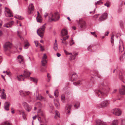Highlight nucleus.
<instances>
[{"label": "nucleus", "instance_id": "nucleus-1", "mask_svg": "<svg viewBox=\"0 0 125 125\" xmlns=\"http://www.w3.org/2000/svg\"><path fill=\"white\" fill-rule=\"evenodd\" d=\"M48 17L49 21L50 22L56 21L58 20L60 18L58 12H55L53 14L50 13Z\"/></svg>", "mask_w": 125, "mask_h": 125}, {"label": "nucleus", "instance_id": "nucleus-2", "mask_svg": "<svg viewBox=\"0 0 125 125\" xmlns=\"http://www.w3.org/2000/svg\"><path fill=\"white\" fill-rule=\"evenodd\" d=\"M79 28L81 30H83L86 28L85 22L82 19H80L78 23Z\"/></svg>", "mask_w": 125, "mask_h": 125}, {"label": "nucleus", "instance_id": "nucleus-3", "mask_svg": "<svg viewBox=\"0 0 125 125\" xmlns=\"http://www.w3.org/2000/svg\"><path fill=\"white\" fill-rule=\"evenodd\" d=\"M45 24H44L37 30V33L40 37H42V34L44 32V30L45 28Z\"/></svg>", "mask_w": 125, "mask_h": 125}, {"label": "nucleus", "instance_id": "nucleus-4", "mask_svg": "<svg viewBox=\"0 0 125 125\" xmlns=\"http://www.w3.org/2000/svg\"><path fill=\"white\" fill-rule=\"evenodd\" d=\"M5 14L7 17H10L12 16V12L7 7H5Z\"/></svg>", "mask_w": 125, "mask_h": 125}, {"label": "nucleus", "instance_id": "nucleus-5", "mask_svg": "<svg viewBox=\"0 0 125 125\" xmlns=\"http://www.w3.org/2000/svg\"><path fill=\"white\" fill-rule=\"evenodd\" d=\"M94 92L95 93V94L98 97H101L103 96H105V94L103 93V92L101 91L100 90L96 89L94 91Z\"/></svg>", "mask_w": 125, "mask_h": 125}, {"label": "nucleus", "instance_id": "nucleus-6", "mask_svg": "<svg viewBox=\"0 0 125 125\" xmlns=\"http://www.w3.org/2000/svg\"><path fill=\"white\" fill-rule=\"evenodd\" d=\"M112 112L115 115L117 116H119L121 114V110L118 108L114 109L112 110Z\"/></svg>", "mask_w": 125, "mask_h": 125}, {"label": "nucleus", "instance_id": "nucleus-7", "mask_svg": "<svg viewBox=\"0 0 125 125\" xmlns=\"http://www.w3.org/2000/svg\"><path fill=\"white\" fill-rule=\"evenodd\" d=\"M34 10V6L33 4L30 3L29 4L28 10V12L29 14L32 13Z\"/></svg>", "mask_w": 125, "mask_h": 125}, {"label": "nucleus", "instance_id": "nucleus-8", "mask_svg": "<svg viewBox=\"0 0 125 125\" xmlns=\"http://www.w3.org/2000/svg\"><path fill=\"white\" fill-rule=\"evenodd\" d=\"M22 104L27 111L29 112L31 111L32 108L31 106H29L27 103L25 102H23Z\"/></svg>", "mask_w": 125, "mask_h": 125}, {"label": "nucleus", "instance_id": "nucleus-9", "mask_svg": "<svg viewBox=\"0 0 125 125\" xmlns=\"http://www.w3.org/2000/svg\"><path fill=\"white\" fill-rule=\"evenodd\" d=\"M12 46L11 44L9 42H6L4 45V48L5 51L9 50Z\"/></svg>", "mask_w": 125, "mask_h": 125}, {"label": "nucleus", "instance_id": "nucleus-10", "mask_svg": "<svg viewBox=\"0 0 125 125\" xmlns=\"http://www.w3.org/2000/svg\"><path fill=\"white\" fill-rule=\"evenodd\" d=\"M107 15L108 14L107 13H104L100 17L98 21L100 22L104 21L107 18Z\"/></svg>", "mask_w": 125, "mask_h": 125}, {"label": "nucleus", "instance_id": "nucleus-11", "mask_svg": "<svg viewBox=\"0 0 125 125\" xmlns=\"http://www.w3.org/2000/svg\"><path fill=\"white\" fill-rule=\"evenodd\" d=\"M100 85H101L102 86H105L106 87V88H107V89H105V88L104 87V88H102L101 86H99V88L100 89H103L104 90H103V91L105 92H107L109 91V88L108 87L107 85V86L105 85L104 83L102 82L100 84Z\"/></svg>", "mask_w": 125, "mask_h": 125}, {"label": "nucleus", "instance_id": "nucleus-12", "mask_svg": "<svg viewBox=\"0 0 125 125\" xmlns=\"http://www.w3.org/2000/svg\"><path fill=\"white\" fill-rule=\"evenodd\" d=\"M77 77L76 74L75 73H73L72 74L69 76V77L70 78V80L73 81L76 80Z\"/></svg>", "mask_w": 125, "mask_h": 125}, {"label": "nucleus", "instance_id": "nucleus-13", "mask_svg": "<svg viewBox=\"0 0 125 125\" xmlns=\"http://www.w3.org/2000/svg\"><path fill=\"white\" fill-rule=\"evenodd\" d=\"M31 74V73L28 70L26 69L24 71L23 75L24 77V78H29L30 77L29 76Z\"/></svg>", "mask_w": 125, "mask_h": 125}, {"label": "nucleus", "instance_id": "nucleus-14", "mask_svg": "<svg viewBox=\"0 0 125 125\" xmlns=\"http://www.w3.org/2000/svg\"><path fill=\"white\" fill-rule=\"evenodd\" d=\"M47 57L46 54H44L43 55L42 60V65L43 66H45V64L47 63L46 59Z\"/></svg>", "mask_w": 125, "mask_h": 125}, {"label": "nucleus", "instance_id": "nucleus-15", "mask_svg": "<svg viewBox=\"0 0 125 125\" xmlns=\"http://www.w3.org/2000/svg\"><path fill=\"white\" fill-rule=\"evenodd\" d=\"M72 107V105L69 104H67L65 107V111L66 114L70 113V109Z\"/></svg>", "mask_w": 125, "mask_h": 125}, {"label": "nucleus", "instance_id": "nucleus-16", "mask_svg": "<svg viewBox=\"0 0 125 125\" xmlns=\"http://www.w3.org/2000/svg\"><path fill=\"white\" fill-rule=\"evenodd\" d=\"M110 103V101L109 100L104 101L101 103L100 105L102 107H105L108 106Z\"/></svg>", "mask_w": 125, "mask_h": 125}, {"label": "nucleus", "instance_id": "nucleus-17", "mask_svg": "<svg viewBox=\"0 0 125 125\" xmlns=\"http://www.w3.org/2000/svg\"><path fill=\"white\" fill-rule=\"evenodd\" d=\"M119 51L121 52H123L124 50L123 43V42L121 40H120L119 42Z\"/></svg>", "mask_w": 125, "mask_h": 125}, {"label": "nucleus", "instance_id": "nucleus-18", "mask_svg": "<svg viewBox=\"0 0 125 125\" xmlns=\"http://www.w3.org/2000/svg\"><path fill=\"white\" fill-rule=\"evenodd\" d=\"M54 102L55 106L57 109L60 108V103L59 100L58 99H54Z\"/></svg>", "mask_w": 125, "mask_h": 125}, {"label": "nucleus", "instance_id": "nucleus-19", "mask_svg": "<svg viewBox=\"0 0 125 125\" xmlns=\"http://www.w3.org/2000/svg\"><path fill=\"white\" fill-rule=\"evenodd\" d=\"M96 123L97 125H107V123L104 122L101 120H98L96 121Z\"/></svg>", "mask_w": 125, "mask_h": 125}, {"label": "nucleus", "instance_id": "nucleus-20", "mask_svg": "<svg viewBox=\"0 0 125 125\" xmlns=\"http://www.w3.org/2000/svg\"><path fill=\"white\" fill-rule=\"evenodd\" d=\"M18 61L20 63H22L24 62L23 58V57L21 55H19L18 57Z\"/></svg>", "mask_w": 125, "mask_h": 125}, {"label": "nucleus", "instance_id": "nucleus-21", "mask_svg": "<svg viewBox=\"0 0 125 125\" xmlns=\"http://www.w3.org/2000/svg\"><path fill=\"white\" fill-rule=\"evenodd\" d=\"M68 34L67 30L65 29H63L61 32V35L62 36H63L67 35Z\"/></svg>", "mask_w": 125, "mask_h": 125}, {"label": "nucleus", "instance_id": "nucleus-22", "mask_svg": "<svg viewBox=\"0 0 125 125\" xmlns=\"http://www.w3.org/2000/svg\"><path fill=\"white\" fill-rule=\"evenodd\" d=\"M36 99L37 100H39L41 101L43 100L44 101H46L47 99L46 98L43 97L41 95H39L36 96Z\"/></svg>", "mask_w": 125, "mask_h": 125}, {"label": "nucleus", "instance_id": "nucleus-23", "mask_svg": "<svg viewBox=\"0 0 125 125\" xmlns=\"http://www.w3.org/2000/svg\"><path fill=\"white\" fill-rule=\"evenodd\" d=\"M14 22L11 21L10 22H9L8 23L5 24L4 26L7 28L11 27L13 24Z\"/></svg>", "mask_w": 125, "mask_h": 125}, {"label": "nucleus", "instance_id": "nucleus-24", "mask_svg": "<svg viewBox=\"0 0 125 125\" xmlns=\"http://www.w3.org/2000/svg\"><path fill=\"white\" fill-rule=\"evenodd\" d=\"M119 92L121 94H125V86H123L122 88L119 89Z\"/></svg>", "mask_w": 125, "mask_h": 125}, {"label": "nucleus", "instance_id": "nucleus-25", "mask_svg": "<svg viewBox=\"0 0 125 125\" xmlns=\"http://www.w3.org/2000/svg\"><path fill=\"white\" fill-rule=\"evenodd\" d=\"M19 93L22 96H25L29 94V92H24L22 90H20L19 91Z\"/></svg>", "mask_w": 125, "mask_h": 125}, {"label": "nucleus", "instance_id": "nucleus-26", "mask_svg": "<svg viewBox=\"0 0 125 125\" xmlns=\"http://www.w3.org/2000/svg\"><path fill=\"white\" fill-rule=\"evenodd\" d=\"M24 43L25 44L24 46V48L25 49H27L28 48L29 46L30 45V44L27 40H26L24 42Z\"/></svg>", "mask_w": 125, "mask_h": 125}, {"label": "nucleus", "instance_id": "nucleus-27", "mask_svg": "<svg viewBox=\"0 0 125 125\" xmlns=\"http://www.w3.org/2000/svg\"><path fill=\"white\" fill-rule=\"evenodd\" d=\"M17 78L18 79V80L19 81H24V80L25 78L23 75H21L19 76H17Z\"/></svg>", "mask_w": 125, "mask_h": 125}, {"label": "nucleus", "instance_id": "nucleus-28", "mask_svg": "<svg viewBox=\"0 0 125 125\" xmlns=\"http://www.w3.org/2000/svg\"><path fill=\"white\" fill-rule=\"evenodd\" d=\"M30 80L33 82H34L36 84L37 83V81H38V79L34 78L33 77H30L29 78Z\"/></svg>", "mask_w": 125, "mask_h": 125}, {"label": "nucleus", "instance_id": "nucleus-29", "mask_svg": "<svg viewBox=\"0 0 125 125\" xmlns=\"http://www.w3.org/2000/svg\"><path fill=\"white\" fill-rule=\"evenodd\" d=\"M38 115H41L42 116H44V112L40 109H39L38 112Z\"/></svg>", "mask_w": 125, "mask_h": 125}, {"label": "nucleus", "instance_id": "nucleus-30", "mask_svg": "<svg viewBox=\"0 0 125 125\" xmlns=\"http://www.w3.org/2000/svg\"><path fill=\"white\" fill-rule=\"evenodd\" d=\"M9 104L8 103L6 102L4 104V109L8 111L9 109Z\"/></svg>", "mask_w": 125, "mask_h": 125}, {"label": "nucleus", "instance_id": "nucleus-31", "mask_svg": "<svg viewBox=\"0 0 125 125\" xmlns=\"http://www.w3.org/2000/svg\"><path fill=\"white\" fill-rule=\"evenodd\" d=\"M73 84L76 86H78L81 85L82 84V83L81 80H79L77 82L73 83Z\"/></svg>", "mask_w": 125, "mask_h": 125}, {"label": "nucleus", "instance_id": "nucleus-32", "mask_svg": "<svg viewBox=\"0 0 125 125\" xmlns=\"http://www.w3.org/2000/svg\"><path fill=\"white\" fill-rule=\"evenodd\" d=\"M1 99H5L6 98V95L4 92H2L0 95Z\"/></svg>", "mask_w": 125, "mask_h": 125}, {"label": "nucleus", "instance_id": "nucleus-33", "mask_svg": "<svg viewBox=\"0 0 125 125\" xmlns=\"http://www.w3.org/2000/svg\"><path fill=\"white\" fill-rule=\"evenodd\" d=\"M78 55L77 53H75L72 56H71L70 58V60H73L75 59V58L77 55Z\"/></svg>", "mask_w": 125, "mask_h": 125}, {"label": "nucleus", "instance_id": "nucleus-34", "mask_svg": "<svg viewBox=\"0 0 125 125\" xmlns=\"http://www.w3.org/2000/svg\"><path fill=\"white\" fill-rule=\"evenodd\" d=\"M60 115L58 111H56L55 115L54 116L55 118H60Z\"/></svg>", "mask_w": 125, "mask_h": 125}, {"label": "nucleus", "instance_id": "nucleus-35", "mask_svg": "<svg viewBox=\"0 0 125 125\" xmlns=\"http://www.w3.org/2000/svg\"><path fill=\"white\" fill-rule=\"evenodd\" d=\"M36 19L38 22L41 23L42 22V19L41 16L37 17H36Z\"/></svg>", "mask_w": 125, "mask_h": 125}, {"label": "nucleus", "instance_id": "nucleus-36", "mask_svg": "<svg viewBox=\"0 0 125 125\" xmlns=\"http://www.w3.org/2000/svg\"><path fill=\"white\" fill-rule=\"evenodd\" d=\"M61 99L62 102L63 103H65V95L64 94H62L61 95Z\"/></svg>", "mask_w": 125, "mask_h": 125}, {"label": "nucleus", "instance_id": "nucleus-37", "mask_svg": "<svg viewBox=\"0 0 125 125\" xmlns=\"http://www.w3.org/2000/svg\"><path fill=\"white\" fill-rule=\"evenodd\" d=\"M53 49L55 51H57L58 50L57 43H54L53 46Z\"/></svg>", "mask_w": 125, "mask_h": 125}, {"label": "nucleus", "instance_id": "nucleus-38", "mask_svg": "<svg viewBox=\"0 0 125 125\" xmlns=\"http://www.w3.org/2000/svg\"><path fill=\"white\" fill-rule=\"evenodd\" d=\"M114 35L113 34L112 35L111 37V42L112 43V46H113L114 45Z\"/></svg>", "mask_w": 125, "mask_h": 125}, {"label": "nucleus", "instance_id": "nucleus-39", "mask_svg": "<svg viewBox=\"0 0 125 125\" xmlns=\"http://www.w3.org/2000/svg\"><path fill=\"white\" fill-rule=\"evenodd\" d=\"M118 123L117 120H115L113 121L111 125H117Z\"/></svg>", "mask_w": 125, "mask_h": 125}, {"label": "nucleus", "instance_id": "nucleus-40", "mask_svg": "<svg viewBox=\"0 0 125 125\" xmlns=\"http://www.w3.org/2000/svg\"><path fill=\"white\" fill-rule=\"evenodd\" d=\"M54 95L55 98H57L58 96V91L57 90H56L54 92Z\"/></svg>", "mask_w": 125, "mask_h": 125}, {"label": "nucleus", "instance_id": "nucleus-41", "mask_svg": "<svg viewBox=\"0 0 125 125\" xmlns=\"http://www.w3.org/2000/svg\"><path fill=\"white\" fill-rule=\"evenodd\" d=\"M93 47V45H91L89 46L87 48V50L88 51H92V50H91V48H92Z\"/></svg>", "mask_w": 125, "mask_h": 125}, {"label": "nucleus", "instance_id": "nucleus-42", "mask_svg": "<svg viewBox=\"0 0 125 125\" xmlns=\"http://www.w3.org/2000/svg\"><path fill=\"white\" fill-rule=\"evenodd\" d=\"M74 43V42L73 39L72 38L71 40L70 41V46H72Z\"/></svg>", "mask_w": 125, "mask_h": 125}, {"label": "nucleus", "instance_id": "nucleus-43", "mask_svg": "<svg viewBox=\"0 0 125 125\" xmlns=\"http://www.w3.org/2000/svg\"><path fill=\"white\" fill-rule=\"evenodd\" d=\"M15 18L18 19L20 20H22V18L21 16L19 15H16L15 16Z\"/></svg>", "mask_w": 125, "mask_h": 125}, {"label": "nucleus", "instance_id": "nucleus-44", "mask_svg": "<svg viewBox=\"0 0 125 125\" xmlns=\"http://www.w3.org/2000/svg\"><path fill=\"white\" fill-rule=\"evenodd\" d=\"M80 105L79 103H76L74 105V107L76 109L78 108Z\"/></svg>", "mask_w": 125, "mask_h": 125}, {"label": "nucleus", "instance_id": "nucleus-45", "mask_svg": "<svg viewBox=\"0 0 125 125\" xmlns=\"http://www.w3.org/2000/svg\"><path fill=\"white\" fill-rule=\"evenodd\" d=\"M1 125H11L8 122H4L2 123Z\"/></svg>", "mask_w": 125, "mask_h": 125}, {"label": "nucleus", "instance_id": "nucleus-46", "mask_svg": "<svg viewBox=\"0 0 125 125\" xmlns=\"http://www.w3.org/2000/svg\"><path fill=\"white\" fill-rule=\"evenodd\" d=\"M47 76L48 78V82H49L50 80L51 76L50 74L49 73H48L47 74Z\"/></svg>", "mask_w": 125, "mask_h": 125}, {"label": "nucleus", "instance_id": "nucleus-47", "mask_svg": "<svg viewBox=\"0 0 125 125\" xmlns=\"http://www.w3.org/2000/svg\"><path fill=\"white\" fill-rule=\"evenodd\" d=\"M6 74L8 75L9 76H10L11 75V73L10 72H6Z\"/></svg>", "mask_w": 125, "mask_h": 125}, {"label": "nucleus", "instance_id": "nucleus-48", "mask_svg": "<svg viewBox=\"0 0 125 125\" xmlns=\"http://www.w3.org/2000/svg\"><path fill=\"white\" fill-rule=\"evenodd\" d=\"M121 125H123V124H124L125 125V119H123L121 120Z\"/></svg>", "mask_w": 125, "mask_h": 125}, {"label": "nucleus", "instance_id": "nucleus-49", "mask_svg": "<svg viewBox=\"0 0 125 125\" xmlns=\"http://www.w3.org/2000/svg\"><path fill=\"white\" fill-rule=\"evenodd\" d=\"M40 46L42 51H43L44 50V49L43 48V47L42 46L41 44H40Z\"/></svg>", "mask_w": 125, "mask_h": 125}, {"label": "nucleus", "instance_id": "nucleus-50", "mask_svg": "<svg viewBox=\"0 0 125 125\" xmlns=\"http://www.w3.org/2000/svg\"><path fill=\"white\" fill-rule=\"evenodd\" d=\"M34 43L35 44L36 46V47H37L38 46V41H34Z\"/></svg>", "mask_w": 125, "mask_h": 125}, {"label": "nucleus", "instance_id": "nucleus-51", "mask_svg": "<svg viewBox=\"0 0 125 125\" xmlns=\"http://www.w3.org/2000/svg\"><path fill=\"white\" fill-rule=\"evenodd\" d=\"M95 74V75H97L98 77L100 76L98 74V72L97 71H95L94 72Z\"/></svg>", "mask_w": 125, "mask_h": 125}, {"label": "nucleus", "instance_id": "nucleus-52", "mask_svg": "<svg viewBox=\"0 0 125 125\" xmlns=\"http://www.w3.org/2000/svg\"><path fill=\"white\" fill-rule=\"evenodd\" d=\"M69 37V36H67L65 37H63V40L64 41H65Z\"/></svg>", "mask_w": 125, "mask_h": 125}, {"label": "nucleus", "instance_id": "nucleus-53", "mask_svg": "<svg viewBox=\"0 0 125 125\" xmlns=\"http://www.w3.org/2000/svg\"><path fill=\"white\" fill-rule=\"evenodd\" d=\"M17 33V35L18 36H19L21 38V37L20 34L21 33V31H18Z\"/></svg>", "mask_w": 125, "mask_h": 125}, {"label": "nucleus", "instance_id": "nucleus-54", "mask_svg": "<svg viewBox=\"0 0 125 125\" xmlns=\"http://www.w3.org/2000/svg\"><path fill=\"white\" fill-rule=\"evenodd\" d=\"M22 114L23 115H22L23 118L24 119L26 120V118L24 115L25 114L24 112L23 111H22Z\"/></svg>", "mask_w": 125, "mask_h": 125}, {"label": "nucleus", "instance_id": "nucleus-55", "mask_svg": "<svg viewBox=\"0 0 125 125\" xmlns=\"http://www.w3.org/2000/svg\"><path fill=\"white\" fill-rule=\"evenodd\" d=\"M120 25L121 27H122L124 25V23L122 21H121L120 22Z\"/></svg>", "mask_w": 125, "mask_h": 125}, {"label": "nucleus", "instance_id": "nucleus-56", "mask_svg": "<svg viewBox=\"0 0 125 125\" xmlns=\"http://www.w3.org/2000/svg\"><path fill=\"white\" fill-rule=\"evenodd\" d=\"M119 78L121 80H122L123 78V76L121 74V75L120 74L119 76Z\"/></svg>", "mask_w": 125, "mask_h": 125}, {"label": "nucleus", "instance_id": "nucleus-57", "mask_svg": "<svg viewBox=\"0 0 125 125\" xmlns=\"http://www.w3.org/2000/svg\"><path fill=\"white\" fill-rule=\"evenodd\" d=\"M41 72H46V71L43 68H42L41 70Z\"/></svg>", "mask_w": 125, "mask_h": 125}, {"label": "nucleus", "instance_id": "nucleus-58", "mask_svg": "<svg viewBox=\"0 0 125 125\" xmlns=\"http://www.w3.org/2000/svg\"><path fill=\"white\" fill-rule=\"evenodd\" d=\"M100 15V14H96L95 15H94V18H97L99 15Z\"/></svg>", "mask_w": 125, "mask_h": 125}, {"label": "nucleus", "instance_id": "nucleus-59", "mask_svg": "<svg viewBox=\"0 0 125 125\" xmlns=\"http://www.w3.org/2000/svg\"><path fill=\"white\" fill-rule=\"evenodd\" d=\"M104 5H105V6H106L107 7H109V6H110L109 5V4H108L107 3H105L104 4Z\"/></svg>", "mask_w": 125, "mask_h": 125}, {"label": "nucleus", "instance_id": "nucleus-60", "mask_svg": "<svg viewBox=\"0 0 125 125\" xmlns=\"http://www.w3.org/2000/svg\"><path fill=\"white\" fill-rule=\"evenodd\" d=\"M109 33V32L108 31H107L106 32H105V36H107L108 35V34Z\"/></svg>", "mask_w": 125, "mask_h": 125}, {"label": "nucleus", "instance_id": "nucleus-61", "mask_svg": "<svg viewBox=\"0 0 125 125\" xmlns=\"http://www.w3.org/2000/svg\"><path fill=\"white\" fill-rule=\"evenodd\" d=\"M56 55L58 57H59L61 56V54L59 53H57Z\"/></svg>", "mask_w": 125, "mask_h": 125}, {"label": "nucleus", "instance_id": "nucleus-62", "mask_svg": "<svg viewBox=\"0 0 125 125\" xmlns=\"http://www.w3.org/2000/svg\"><path fill=\"white\" fill-rule=\"evenodd\" d=\"M101 3V2L100 1H98L96 3H95V4L96 5L97 4H99Z\"/></svg>", "mask_w": 125, "mask_h": 125}, {"label": "nucleus", "instance_id": "nucleus-63", "mask_svg": "<svg viewBox=\"0 0 125 125\" xmlns=\"http://www.w3.org/2000/svg\"><path fill=\"white\" fill-rule=\"evenodd\" d=\"M64 52L66 54L68 55V52L65 50H64Z\"/></svg>", "mask_w": 125, "mask_h": 125}, {"label": "nucleus", "instance_id": "nucleus-64", "mask_svg": "<svg viewBox=\"0 0 125 125\" xmlns=\"http://www.w3.org/2000/svg\"><path fill=\"white\" fill-rule=\"evenodd\" d=\"M48 14L47 13H46L44 15V17L45 18L48 15Z\"/></svg>", "mask_w": 125, "mask_h": 125}]
</instances>
